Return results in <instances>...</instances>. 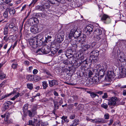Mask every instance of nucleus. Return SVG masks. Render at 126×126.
<instances>
[{"label":"nucleus","mask_w":126,"mask_h":126,"mask_svg":"<svg viewBox=\"0 0 126 126\" xmlns=\"http://www.w3.org/2000/svg\"><path fill=\"white\" fill-rule=\"evenodd\" d=\"M50 51L49 47L48 46L43 47L41 49L39 48L36 51V53L38 54H42V53L46 54H48Z\"/></svg>","instance_id":"nucleus-4"},{"label":"nucleus","mask_w":126,"mask_h":126,"mask_svg":"<svg viewBox=\"0 0 126 126\" xmlns=\"http://www.w3.org/2000/svg\"><path fill=\"white\" fill-rule=\"evenodd\" d=\"M108 76L110 78H113L115 75L112 71H109L108 72Z\"/></svg>","instance_id":"nucleus-23"},{"label":"nucleus","mask_w":126,"mask_h":126,"mask_svg":"<svg viewBox=\"0 0 126 126\" xmlns=\"http://www.w3.org/2000/svg\"><path fill=\"white\" fill-rule=\"evenodd\" d=\"M64 34L63 31H61L58 34L56 40H55L57 44L60 45V43H62L64 39Z\"/></svg>","instance_id":"nucleus-5"},{"label":"nucleus","mask_w":126,"mask_h":126,"mask_svg":"<svg viewBox=\"0 0 126 126\" xmlns=\"http://www.w3.org/2000/svg\"><path fill=\"white\" fill-rule=\"evenodd\" d=\"M78 56H79V55L76 54H74V59H73L75 60V61L74 60H73V62H72L73 63H74L75 65L78 67L81 64L80 60H78V59L79 58V57H78Z\"/></svg>","instance_id":"nucleus-6"},{"label":"nucleus","mask_w":126,"mask_h":126,"mask_svg":"<svg viewBox=\"0 0 126 126\" xmlns=\"http://www.w3.org/2000/svg\"><path fill=\"white\" fill-rule=\"evenodd\" d=\"M47 1L50 3L55 6L58 5L59 3H63L64 2L63 0H47Z\"/></svg>","instance_id":"nucleus-9"},{"label":"nucleus","mask_w":126,"mask_h":126,"mask_svg":"<svg viewBox=\"0 0 126 126\" xmlns=\"http://www.w3.org/2000/svg\"><path fill=\"white\" fill-rule=\"evenodd\" d=\"M53 101L55 109H58L59 107V106L58 105V102L55 100H54Z\"/></svg>","instance_id":"nucleus-41"},{"label":"nucleus","mask_w":126,"mask_h":126,"mask_svg":"<svg viewBox=\"0 0 126 126\" xmlns=\"http://www.w3.org/2000/svg\"><path fill=\"white\" fill-rule=\"evenodd\" d=\"M40 5L36 6V10L42 11H47L49 9L50 5L48 1H42L40 2Z\"/></svg>","instance_id":"nucleus-1"},{"label":"nucleus","mask_w":126,"mask_h":126,"mask_svg":"<svg viewBox=\"0 0 126 126\" xmlns=\"http://www.w3.org/2000/svg\"><path fill=\"white\" fill-rule=\"evenodd\" d=\"M30 43L34 48L36 47L38 44H39L38 41L35 38L31 39L30 41Z\"/></svg>","instance_id":"nucleus-10"},{"label":"nucleus","mask_w":126,"mask_h":126,"mask_svg":"<svg viewBox=\"0 0 126 126\" xmlns=\"http://www.w3.org/2000/svg\"><path fill=\"white\" fill-rule=\"evenodd\" d=\"M118 59L121 62H125L126 61V57L123 53H121L118 55Z\"/></svg>","instance_id":"nucleus-13"},{"label":"nucleus","mask_w":126,"mask_h":126,"mask_svg":"<svg viewBox=\"0 0 126 126\" xmlns=\"http://www.w3.org/2000/svg\"><path fill=\"white\" fill-rule=\"evenodd\" d=\"M43 72L45 73L47 75H48L49 76H52L50 72L48 70L45 69H42Z\"/></svg>","instance_id":"nucleus-28"},{"label":"nucleus","mask_w":126,"mask_h":126,"mask_svg":"<svg viewBox=\"0 0 126 126\" xmlns=\"http://www.w3.org/2000/svg\"><path fill=\"white\" fill-rule=\"evenodd\" d=\"M95 123L100 124L104 123H105L106 120L104 119L98 118H95Z\"/></svg>","instance_id":"nucleus-16"},{"label":"nucleus","mask_w":126,"mask_h":126,"mask_svg":"<svg viewBox=\"0 0 126 126\" xmlns=\"http://www.w3.org/2000/svg\"><path fill=\"white\" fill-rule=\"evenodd\" d=\"M105 119H108L109 118V114L108 113H106L104 115Z\"/></svg>","instance_id":"nucleus-55"},{"label":"nucleus","mask_w":126,"mask_h":126,"mask_svg":"<svg viewBox=\"0 0 126 126\" xmlns=\"http://www.w3.org/2000/svg\"><path fill=\"white\" fill-rule=\"evenodd\" d=\"M14 24L13 23H11L9 25V27L10 29H12L14 26Z\"/></svg>","instance_id":"nucleus-57"},{"label":"nucleus","mask_w":126,"mask_h":126,"mask_svg":"<svg viewBox=\"0 0 126 126\" xmlns=\"http://www.w3.org/2000/svg\"><path fill=\"white\" fill-rule=\"evenodd\" d=\"M38 70L37 69H34L33 71V73L34 74H36L38 72Z\"/></svg>","instance_id":"nucleus-63"},{"label":"nucleus","mask_w":126,"mask_h":126,"mask_svg":"<svg viewBox=\"0 0 126 126\" xmlns=\"http://www.w3.org/2000/svg\"><path fill=\"white\" fill-rule=\"evenodd\" d=\"M10 62L12 63L11 65L12 68L13 69H15L17 68L18 65L17 60L16 59L11 60Z\"/></svg>","instance_id":"nucleus-12"},{"label":"nucleus","mask_w":126,"mask_h":126,"mask_svg":"<svg viewBox=\"0 0 126 126\" xmlns=\"http://www.w3.org/2000/svg\"><path fill=\"white\" fill-rule=\"evenodd\" d=\"M101 107L105 109H107L108 108V105L105 103H104L101 105Z\"/></svg>","instance_id":"nucleus-50"},{"label":"nucleus","mask_w":126,"mask_h":126,"mask_svg":"<svg viewBox=\"0 0 126 126\" xmlns=\"http://www.w3.org/2000/svg\"><path fill=\"white\" fill-rule=\"evenodd\" d=\"M33 85L32 83H29L27 84V88L30 90H31L33 89Z\"/></svg>","instance_id":"nucleus-47"},{"label":"nucleus","mask_w":126,"mask_h":126,"mask_svg":"<svg viewBox=\"0 0 126 126\" xmlns=\"http://www.w3.org/2000/svg\"><path fill=\"white\" fill-rule=\"evenodd\" d=\"M13 103L9 101H8L5 103L3 104L4 108L5 110L8 109L9 108V106Z\"/></svg>","instance_id":"nucleus-18"},{"label":"nucleus","mask_w":126,"mask_h":126,"mask_svg":"<svg viewBox=\"0 0 126 126\" xmlns=\"http://www.w3.org/2000/svg\"><path fill=\"white\" fill-rule=\"evenodd\" d=\"M94 33L96 35H100L102 34V31L99 29H96L94 30Z\"/></svg>","instance_id":"nucleus-25"},{"label":"nucleus","mask_w":126,"mask_h":126,"mask_svg":"<svg viewBox=\"0 0 126 126\" xmlns=\"http://www.w3.org/2000/svg\"><path fill=\"white\" fill-rule=\"evenodd\" d=\"M52 38V36L50 35L49 36L48 35L47 36L46 35V36L45 38L46 39L45 40L44 42H45L47 43V41L48 39H51Z\"/></svg>","instance_id":"nucleus-52"},{"label":"nucleus","mask_w":126,"mask_h":126,"mask_svg":"<svg viewBox=\"0 0 126 126\" xmlns=\"http://www.w3.org/2000/svg\"><path fill=\"white\" fill-rule=\"evenodd\" d=\"M16 93V91L14 90L13 92H12L10 94L8 95H4L3 96H2V98L1 99H3L11 95L12 94H15Z\"/></svg>","instance_id":"nucleus-36"},{"label":"nucleus","mask_w":126,"mask_h":126,"mask_svg":"<svg viewBox=\"0 0 126 126\" xmlns=\"http://www.w3.org/2000/svg\"><path fill=\"white\" fill-rule=\"evenodd\" d=\"M99 54V51L97 50H94L91 51L90 53V60L92 62L97 61L96 59Z\"/></svg>","instance_id":"nucleus-2"},{"label":"nucleus","mask_w":126,"mask_h":126,"mask_svg":"<svg viewBox=\"0 0 126 126\" xmlns=\"http://www.w3.org/2000/svg\"><path fill=\"white\" fill-rule=\"evenodd\" d=\"M6 75L1 71H0V79H2L5 78Z\"/></svg>","instance_id":"nucleus-32"},{"label":"nucleus","mask_w":126,"mask_h":126,"mask_svg":"<svg viewBox=\"0 0 126 126\" xmlns=\"http://www.w3.org/2000/svg\"><path fill=\"white\" fill-rule=\"evenodd\" d=\"M9 10V8H7L5 12L3 13V15L4 17L5 18H7L8 17V13Z\"/></svg>","instance_id":"nucleus-35"},{"label":"nucleus","mask_w":126,"mask_h":126,"mask_svg":"<svg viewBox=\"0 0 126 126\" xmlns=\"http://www.w3.org/2000/svg\"><path fill=\"white\" fill-rule=\"evenodd\" d=\"M29 104H25L22 108V110L24 112V115L25 114V112L28 110Z\"/></svg>","instance_id":"nucleus-20"},{"label":"nucleus","mask_w":126,"mask_h":126,"mask_svg":"<svg viewBox=\"0 0 126 126\" xmlns=\"http://www.w3.org/2000/svg\"><path fill=\"white\" fill-rule=\"evenodd\" d=\"M9 11L10 14L11 15H14L15 13V9L13 8L9 9Z\"/></svg>","instance_id":"nucleus-39"},{"label":"nucleus","mask_w":126,"mask_h":126,"mask_svg":"<svg viewBox=\"0 0 126 126\" xmlns=\"http://www.w3.org/2000/svg\"><path fill=\"white\" fill-rule=\"evenodd\" d=\"M73 30H71L69 34L68 37L70 39H71L73 37Z\"/></svg>","instance_id":"nucleus-46"},{"label":"nucleus","mask_w":126,"mask_h":126,"mask_svg":"<svg viewBox=\"0 0 126 126\" xmlns=\"http://www.w3.org/2000/svg\"><path fill=\"white\" fill-rule=\"evenodd\" d=\"M89 45L87 44L83 46H81V50L82 52H85L90 48Z\"/></svg>","instance_id":"nucleus-17"},{"label":"nucleus","mask_w":126,"mask_h":126,"mask_svg":"<svg viewBox=\"0 0 126 126\" xmlns=\"http://www.w3.org/2000/svg\"><path fill=\"white\" fill-rule=\"evenodd\" d=\"M37 29V28L35 27H32L31 28L30 31L32 33H35L38 32L37 31L38 29L36 30Z\"/></svg>","instance_id":"nucleus-30"},{"label":"nucleus","mask_w":126,"mask_h":126,"mask_svg":"<svg viewBox=\"0 0 126 126\" xmlns=\"http://www.w3.org/2000/svg\"><path fill=\"white\" fill-rule=\"evenodd\" d=\"M73 52V50H72V49H69L67 50L65 53H72Z\"/></svg>","instance_id":"nucleus-59"},{"label":"nucleus","mask_w":126,"mask_h":126,"mask_svg":"<svg viewBox=\"0 0 126 126\" xmlns=\"http://www.w3.org/2000/svg\"><path fill=\"white\" fill-rule=\"evenodd\" d=\"M90 96L93 98H94L96 96H97L98 97H99V96L96 94L94 93L93 92L92 93H90Z\"/></svg>","instance_id":"nucleus-48"},{"label":"nucleus","mask_w":126,"mask_h":126,"mask_svg":"<svg viewBox=\"0 0 126 126\" xmlns=\"http://www.w3.org/2000/svg\"><path fill=\"white\" fill-rule=\"evenodd\" d=\"M35 79L37 80H39L41 79V78L39 76L35 75L34 77Z\"/></svg>","instance_id":"nucleus-54"},{"label":"nucleus","mask_w":126,"mask_h":126,"mask_svg":"<svg viewBox=\"0 0 126 126\" xmlns=\"http://www.w3.org/2000/svg\"><path fill=\"white\" fill-rule=\"evenodd\" d=\"M20 95V94L18 93H16L15 96L11 98V100H14L15 99L18 97Z\"/></svg>","instance_id":"nucleus-43"},{"label":"nucleus","mask_w":126,"mask_h":126,"mask_svg":"<svg viewBox=\"0 0 126 126\" xmlns=\"http://www.w3.org/2000/svg\"><path fill=\"white\" fill-rule=\"evenodd\" d=\"M49 85L51 87H52L55 85H57L58 82L57 80H53L49 81Z\"/></svg>","instance_id":"nucleus-15"},{"label":"nucleus","mask_w":126,"mask_h":126,"mask_svg":"<svg viewBox=\"0 0 126 126\" xmlns=\"http://www.w3.org/2000/svg\"><path fill=\"white\" fill-rule=\"evenodd\" d=\"M3 33L5 35H7L8 33V27L5 26L3 29Z\"/></svg>","instance_id":"nucleus-33"},{"label":"nucleus","mask_w":126,"mask_h":126,"mask_svg":"<svg viewBox=\"0 0 126 126\" xmlns=\"http://www.w3.org/2000/svg\"><path fill=\"white\" fill-rule=\"evenodd\" d=\"M75 114L71 115L70 116V118L72 120L74 119L75 118Z\"/></svg>","instance_id":"nucleus-62"},{"label":"nucleus","mask_w":126,"mask_h":126,"mask_svg":"<svg viewBox=\"0 0 126 126\" xmlns=\"http://www.w3.org/2000/svg\"><path fill=\"white\" fill-rule=\"evenodd\" d=\"M101 78L99 76L97 77L96 76H95L94 77L93 79L94 80V83L95 84H98Z\"/></svg>","instance_id":"nucleus-21"},{"label":"nucleus","mask_w":126,"mask_h":126,"mask_svg":"<svg viewBox=\"0 0 126 126\" xmlns=\"http://www.w3.org/2000/svg\"><path fill=\"white\" fill-rule=\"evenodd\" d=\"M126 70L125 68H122L121 71V73H120V75L123 76H124L125 75H126Z\"/></svg>","instance_id":"nucleus-37"},{"label":"nucleus","mask_w":126,"mask_h":126,"mask_svg":"<svg viewBox=\"0 0 126 126\" xmlns=\"http://www.w3.org/2000/svg\"><path fill=\"white\" fill-rule=\"evenodd\" d=\"M51 53L54 55L58 51V49L55 48L53 47L50 50Z\"/></svg>","instance_id":"nucleus-40"},{"label":"nucleus","mask_w":126,"mask_h":126,"mask_svg":"<svg viewBox=\"0 0 126 126\" xmlns=\"http://www.w3.org/2000/svg\"><path fill=\"white\" fill-rule=\"evenodd\" d=\"M11 29L13 30L12 31V32H15L16 31H17L18 30V27L17 26L14 25Z\"/></svg>","instance_id":"nucleus-51"},{"label":"nucleus","mask_w":126,"mask_h":126,"mask_svg":"<svg viewBox=\"0 0 126 126\" xmlns=\"http://www.w3.org/2000/svg\"><path fill=\"white\" fill-rule=\"evenodd\" d=\"M118 100V99L116 97L113 96L109 99L108 105L114 106L116 104V102Z\"/></svg>","instance_id":"nucleus-8"},{"label":"nucleus","mask_w":126,"mask_h":126,"mask_svg":"<svg viewBox=\"0 0 126 126\" xmlns=\"http://www.w3.org/2000/svg\"><path fill=\"white\" fill-rule=\"evenodd\" d=\"M55 46L57 48H58L60 47V45H59L57 44V42L55 40H54L53 42H52L51 43V46L52 47H54Z\"/></svg>","instance_id":"nucleus-19"},{"label":"nucleus","mask_w":126,"mask_h":126,"mask_svg":"<svg viewBox=\"0 0 126 126\" xmlns=\"http://www.w3.org/2000/svg\"><path fill=\"white\" fill-rule=\"evenodd\" d=\"M101 19L104 23L106 24H109L111 22V19L110 17L105 14H104L102 16Z\"/></svg>","instance_id":"nucleus-7"},{"label":"nucleus","mask_w":126,"mask_h":126,"mask_svg":"<svg viewBox=\"0 0 126 126\" xmlns=\"http://www.w3.org/2000/svg\"><path fill=\"white\" fill-rule=\"evenodd\" d=\"M30 20L31 21L32 25H35L38 22L37 19L36 18H31L30 19Z\"/></svg>","instance_id":"nucleus-22"},{"label":"nucleus","mask_w":126,"mask_h":126,"mask_svg":"<svg viewBox=\"0 0 126 126\" xmlns=\"http://www.w3.org/2000/svg\"><path fill=\"white\" fill-rule=\"evenodd\" d=\"M4 121L6 122V123L7 124L12 123L13 122V121L12 119L8 120V119H4Z\"/></svg>","instance_id":"nucleus-42"},{"label":"nucleus","mask_w":126,"mask_h":126,"mask_svg":"<svg viewBox=\"0 0 126 126\" xmlns=\"http://www.w3.org/2000/svg\"><path fill=\"white\" fill-rule=\"evenodd\" d=\"M26 5H25L23 6L22 7V9L20 10V11L22 12V11H24L26 8Z\"/></svg>","instance_id":"nucleus-61"},{"label":"nucleus","mask_w":126,"mask_h":126,"mask_svg":"<svg viewBox=\"0 0 126 126\" xmlns=\"http://www.w3.org/2000/svg\"><path fill=\"white\" fill-rule=\"evenodd\" d=\"M96 43L95 42H92L89 45L90 46V49H92L95 47V46L96 44Z\"/></svg>","instance_id":"nucleus-45"},{"label":"nucleus","mask_w":126,"mask_h":126,"mask_svg":"<svg viewBox=\"0 0 126 126\" xmlns=\"http://www.w3.org/2000/svg\"><path fill=\"white\" fill-rule=\"evenodd\" d=\"M109 68V65L105 63L103 65L102 68L99 71L98 76L101 78L104 76L105 72Z\"/></svg>","instance_id":"nucleus-3"},{"label":"nucleus","mask_w":126,"mask_h":126,"mask_svg":"<svg viewBox=\"0 0 126 126\" xmlns=\"http://www.w3.org/2000/svg\"><path fill=\"white\" fill-rule=\"evenodd\" d=\"M108 97L107 94L106 93H104V95L102 96V98L103 99H105L107 98Z\"/></svg>","instance_id":"nucleus-56"},{"label":"nucleus","mask_w":126,"mask_h":126,"mask_svg":"<svg viewBox=\"0 0 126 126\" xmlns=\"http://www.w3.org/2000/svg\"><path fill=\"white\" fill-rule=\"evenodd\" d=\"M30 62L27 60H25L24 62V64L26 65H29L30 64Z\"/></svg>","instance_id":"nucleus-58"},{"label":"nucleus","mask_w":126,"mask_h":126,"mask_svg":"<svg viewBox=\"0 0 126 126\" xmlns=\"http://www.w3.org/2000/svg\"><path fill=\"white\" fill-rule=\"evenodd\" d=\"M71 30H73V37L75 38H77L81 35V33L79 31V32L75 28V29H73Z\"/></svg>","instance_id":"nucleus-14"},{"label":"nucleus","mask_w":126,"mask_h":126,"mask_svg":"<svg viewBox=\"0 0 126 126\" xmlns=\"http://www.w3.org/2000/svg\"><path fill=\"white\" fill-rule=\"evenodd\" d=\"M65 54L66 56L68 58H71V57L73 58V59H74L72 53H65Z\"/></svg>","instance_id":"nucleus-34"},{"label":"nucleus","mask_w":126,"mask_h":126,"mask_svg":"<svg viewBox=\"0 0 126 126\" xmlns=\"http://www.w3.org/2000/svg\"><path fill=\"white\" fill-rule=\"evenodd\" d=\"M26 78L29 81H33L34 80V78L32 75H27Z\"/></svg>","instance_id":"nucleus-24"},{"label":"nucleus","mask_w":126,"mask_h":126,"mask_svg":"<svg viewBox=\"0 0 126 126\" xmlns=\"http://www.w3.org/2000/svg\"><path fill=\"white\" fill-rule=\"evenodd\" d=\"M104 92L103 91H98L96 92V93L100 95H101Z\"/></svg>","instance_id":"nucleus-64"},{"label":"nucleus","mask_w":126,"mask_h":126,"mask_svg":"<svg viewBox=\"0 0 126 126\" xmlns=\"http://www.w3.org/2000/svg\"><path fill=\"white\" fill-rule=\"evenodd\" d=\"M93 26L89 25H87L86 27L84 32L86 33V35H89L91 34L93 30Z\"/></svg>","instance_id":"nucleus-11"},{"label":"nucleus","mask_w":126,"mask_h":126,"mask_svg":"<svg viewBox=\"0 0 126 126\" xmlns=\"http://www.w3.org/2000/svg\"><path fill=\"white\" fill-rule=\"evenodd\" d=\"M89 84H92L94 83V80L93 77V78H90L89 79Z\"/></svg>","instance_id":"nucleus-53"},{"label":"nucleus","mask_w":126,"mask_h":126,"mask_svg":"<svg viewBox=\"0 0 126 126\" xmlns=\"http://www.w3.org/2000/svg\"><path fill=\"white\" fill-rule=\"evenodd\" d=\"M71 44L72 46V50H73V51H76V50L77 47V45L76 43H71Z\"/></svg>","instance_id":"nucleus-31"},{"label":"nucleus","mask_w":126,"mask_h":126,"mask_svg":"<svg viewBox=\"0 0 126 126\" xmlns=\"http://www.w3.org/2000/svg\"><path fill=\"white\" fill-rule=\"evenodd\" d=\"M42 85L44 89H46L48 86V84L46 81H44L42 82Z\"/></svg>","instance_id":"nucleus-44"},{"label":"nucleus","mask_w":126,"mask_h":126,"mask_svg":"<svg viewBox=\"0 0 126 126\" xmlns=\"http://www.w3.org/2000/svg\"><path fill=\"white\" fill-rule=\"evenodd\" d=\"M10 114L8 112H7L6 113L3 115H1V117L2 118H4L5 119H8L10 116Z\"/></svg>","instance_id":"nucleus-26"},{"label":"nucleus","mask_w":126,"mask_h":126,"mask_svg":"<svg viewBox=\"0 0 126 126\" xmlns=\"http://www.w3.org/2000/svg\"><path fill=\"white\" fill-rule=\"evenodd\" d=\"M37 106L36 105H33V107L32 108L31 110L34 113L36 114H37L36 110H37Z\"/></svg>","instance_id":"nucleus-29"},{"label":"nucleus","mask_w":126,"mask_h":126,"mask_svg":"<svg viewBox=\"0 0 126 126\" xmlns=\"http://www.w3.org/2000/svg\"><path fill=\"white\" fill-rule=\"evenodd\" d=\"M102 35H96L94 37V39L96 41H99L101 38Z\"/></svg>","instance_id":"nucleus-38"},{"label":"nucleus","mask_w":126,"mask_h":126,"mask_svg":"<svg viewBox=\"0 0 126 126\" xmlns=\"http://www.w3.org/2000/svg\"><path fill=\"white\" fill-rule=\"evenodd\" d=\"M9 38L7 37V36H4L3 38V40L4 41H5V42H7Z\"/></svg>","instance_id":"nucleus-60"},{"label":"nucleus","mask_w":126,"mask_h":126,"mask_svg":"<svg viewBox=\"0 0 126 126\" xmlns=\"http://www.w3.org/2000/svg\"><path fill=\"white\" fill-rule=\"evenodd\" d=\"M27 113L30 117H32L34 116L35 115V113H34L32 111L30 110H28Z\"/></svg>","instance_id":"nucleus-27"},{"label":"nucleus","mask_w":126,"mask_h":126,"mask_svg":"<svg viewBox=\"0 0 126 126\" xmlns=\"http://www.w3.org/2000/svg\"><path fill=\"white\" fill-rule=\"evenodd\" d=\"M67 116H63L61 117V119L63 120L65 122L67 123L68 122L69 120L67 119Z\"/></svg>","instance_id":"nucleus-49"}]
</instances>
